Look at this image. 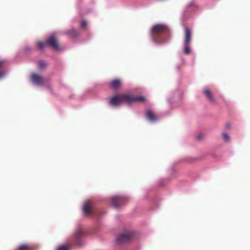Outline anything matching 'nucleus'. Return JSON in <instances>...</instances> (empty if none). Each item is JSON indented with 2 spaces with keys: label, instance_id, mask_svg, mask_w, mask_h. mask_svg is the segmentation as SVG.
<instances>
[{
  "label": "nucleus",
  "instance_id": "1",
  "mask_svg": "<svg viewBox=\"0 0 250 250\" xmlns=\"http://www.w3.org/2000/svg\"><path fill=\"white\" fill-rule=\"evenodd\" d=\"M168 30V27L166 24H157L153 25L151 31V38L153 43L157 45L166 43L168 41L164 40L163 33Z\"/></svg>",
  "mask_w": 250,
  "mask_h": 250
},
{
  "label": "nucleus",
  "instance_id": "2",
  "mask_svg": "<svg viewBox=\"0 0 250 250\" xmlns=\"http://www.w3.org/2000/svg\"><path fill=\"white\" fill-rule=\"evenodd\" d=\"M144 100L145 97L143 96H134L130 94H124L114 96L110 99L109 103L113 106H117L121 105L124 101L130 104L132 102L142 101Z\"/></svg>",
  "mask_w": 250,
  "mask_h": 250
},
{
  "label": "nucleus",
  "instance_id": "3",
  "mask_svg": "<svg viewBox=\"0 0 250 250\" xmlns=\"http://www.w3.org/2000/svg\"><path fill=\"white\" fill-rule=\"evenodd\" d=\"M37 46L41 50H42L47 46L51 47L54 50H60L59 46L57 44L55 36L53 35L50 36L45 42H38L37 43Z\"/></svg>",
  "mask_w": 250,
  "mask_h": 250
},
{
  "label": "nucleus",
  "instance_id": "4",
  "mask_svg": "<svg viewBox=\"0 0 250 250\" xmlns=\"http://www.w3.org/2000/svg\"><path fill=\"white\" fill-rule=\"evenodd\" d=\"M185 39H184V52L186 54H188L190 52L189 44L191 40V33L190 30L187 27L185 28Z\"/></svg>",
  "mask_w": 250,
  "mask_h": 250
},
{
  "label": "nucleus",
  "instance_id": "5",
  "mask_svg": "<svg viewBox=\"0 0 250 250\" xmlns=\"http://www.w3.org/2000/svg\"><path fill=\"white\" fill-rule=\"evenodd\" d=\"M134 233L133 232L122 233L118 235L116 239L118 244H123L129 242L132 238Z\"/></svg>",
  "mask_w": 250,
  "mask_h": 250
},
{
  "label": "nucleus",
  "instance_id": "6",
  "mask_svg": "<svg viewBox=\"0 0 250 250\" xmlns=\"http://www.w3.org/2000/svg\"><path fill=\"white\" fill-rule=\"evenodd\" d=\"M124 197L121 196H115L111 198V205L114 208H117L121 206L124 205L123 201Z\"/></svg>",
  "mask_w": 250,
  "mask_h": 250
},
{
  "label": "nucleus",
  "instance_id": "7",
  "mask_svg": "<svg viewBox=\"0 0 250 250\" xmlns=\"http://www.w3.org/2000/svg\"><path fill=\"white\" fill-rule=\"evenodd\" d=\"M32 82L37 85H41L44 83V79L41 76L34 73L31 76Z\"/></svg>",
  "mask_w": 250,
  "mask_h": 250
},
{
  "label": "nucleus",
  "instance_id": "8",
  "mask_svg": "<svg viewBox=\"0 0 250 250\" xmlns=\"http://www.w3.org/2000/svg\"><path fill=\"white\" fill-rule=\"evenodd\" d=\"M83 211L85 215H89L93 212V208L90 201H87L83 204Z\"/></svg>",
  "mask_w": 250,
  "mask_h": 250
},
{
  "label": "nucleus",
  "instance_id": "9",
  "mask_svg": "<svg viewBox=\"0 0 250 250\" xmlns=\"http://www.w3.org/2000/svg\"><path fill=\"white\" fill-rule=\"evenodd\" d=\"M84 232H83L82 228L80 227H79L77 228L75 230V232L74 233L73 237L75 239L76 241H78L81 236L84 235Z\"/></svg>",
  "mask_w": 250,
  "mask_h": 250
},
{
  "label": "nucleus",
  "instance_id": "10",
  "mask_svg": "<svg viewBox=\"0 0 250 250\" xmlns=\"http://www.w3.org/2000/svg\"><path fill=\"white\" fill-rule=\"evenodd\" d=\"M146 114L147 120L151 123H154L158 119L151 110H146Z\"/></svg>",
  "mask_w": 250,
  "mask_h": 250
},
{
  "label": "nucleus",
  "instance_id": "11",
  "mask_svg": "<svg viewBox=\"0 0 250 250\" xmlns=\"http://www.w3.org/2000/svg\"><path fill=\"white\" fill-rule=\"evenodd\" d=\"M204 92L205 94V95L206 96V97H207V98L212 103H214L215 102V100L214 98V97L213 96L212 94H211V93L210 92V91L209 90V89L208 88H205L204 89Z\"/></svg>",
  "mask_w": 250,
  "mask_h": 250
},
{
  "label": "nucleus",
  "instance_id": "12",
  "mask_svg": "<svg viewBox=\"0 0 250 250\" xmlns=\"http://www.w3.org/2000/svg\"><path fill=\"white\" fill-rule=\"evenodd\" d=\"M110 85L113 89H116L120 86L121 81L119 79H115L112 81Z\"/></svg>",
  "mask_w": 250,
  "mask_h": 250
},
{
  "label": "nucleus",
  "instance_id": "13",
  "mask_svg": "<svg viewBox=\"0 0 250 250\" xmlns=\"http://www.w3.org/2000/svg\"><path fill=\"white\" fill-rule=\"evenodd\" d=\"M2 61H0V80L2 79L4 76L6 75L7 72L4 70L2 68Z\"/></svg>",
  "mask_w": 250,
  "mask_h": 250
},
{
  "label": "nucleus",
  "instance_id": "14",
  "mask_svg": "<svg viewBox=\"0 0 250 250\" xmlns=\"http://www.w3.org/2000/svg\"><path fill=\"white\" fill-rule=\"evenodd\" d=\"M67 34H69L72 37H75L78 36V33L74 29H72L67 32Z\"/></svg>",
  "mask_w": 250,
  "mask_h": 250
},
{
  "label": "nucleus",
  "instance_id": "15",
  "mask_svg": "<svg viewBox=\"0 0 250 250\" xmlns=\"http://www.w3.org/2000/svg\"><path fill=\"white\" fill-rule=\"evenodd\" d=\"M57 250H69V247L67 245H62L59 246Z\"/></svg>",
  "mask_w": 250,
  "mask_h": 250
},
{
  "label": "nucleus",
  "instance_id": "16",
  "mask_svg": "<svg viewBox=\"0 0 250 250\" xmlns=\"http://www.w3.org/2000/svg\"><path fill=\"white\" fill-rule=\"evenodd\" d=\"M46 64L47 63L45 61H41L39 62V67L40 69H43L46 66Z\"/></svg>",
  "mask_w": 250,
  "mask_h": 250
},
{
  "label": "nucleus",
  "instance_id": "17",
  "mask_svg": "<svg viewBox=\"0 0 250 250\" xmlns=\"http://www.w3.org/2000/svg\"><path fill=\"white\" fill-rule=\"evenodd\" d=\"M19 250H30V248L27 245H21L19 246Z\"/></svg>",
  "mask_w": 250,
  "mask_h": 250
},
{
  "label": "nucleus",
  "instance_id": "18",
  "mask_svg": "<svg viewBox=\"0 0 250 250\" xmlns=\"http://www.w3.org/2000/svg\"><path fill=\"white\" fill-rule=\"evenodd\" d=\"M222 136L225 142H228L229 141V136L228 134L226 133H223Z\"/></svg>",
  "mask_w": 250,
  "mask_h": 250
},
{
  "label": "nucleus",
  "instance_id": "19",
  "mask_svg": "<svg viewBox=\"0 0 250 250\" xmlns=\"http://www.w3.org/2000/svg\"><path fill=\"white\" fill-rule=\"evenodd\" d=\"M195 5L194 1H192L189 2L186 6V8L188 9L190 7L193 6Z\"/></svg>",
  "mask_w": 250,
  "mask_h": 250
},
{
  "label": "nucleus",
  "instance_id": "20",
  "mask_svg": "<svg viewBox=\"0 0 250 250\" xmlns=\"http://www.w3.org/2000/svg\"><path fill=\"white\" fill-rule=\"evenodd\" d=\"M86 25V21L84 20H83L82 21H81V26L82 27H85Z\"/></svg>",
  "mask_w": 250,
  "mask_h": 250
},
{
  "label": "nucleus",
  "instance_id": "21",
  "mask_svg": "<svg viewBox=\"0 0 250 250\" xmlns=\"http://www.w3.org/2000/svg\"><path fill=\"white\" fill-rule=\"evenodd\" d=\"M25 50L30 51V49L29 46H26L25 47Z\"/></svg>",
  "mask_w": 250,
  "mask_h": 250
},
{
  "label": "nucleus",
  "instance_id": "22",
  "mask_svg": "<svg viewBox=\"0 0 250 250\" xmlns=\"http://www.w3.org/2000/svg\"><path fill=\"white\" fill-rule=\"evenodd\" d=\"M198 138L199 139H200L201 138V136H200V135H198Z\"/></svg>",
  "mask_w": 250,
  "mask_h": 250
}]
</instances>
